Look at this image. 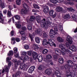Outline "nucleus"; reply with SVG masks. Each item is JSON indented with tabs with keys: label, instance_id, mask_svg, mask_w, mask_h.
Here are the masks:
<instances>
[{
	"label": "nucleus",
	"instance_id": "1",
	"mask_svg": "<svg viewBox=\"0 0 77 77\" xmlns=\"http://www.w3.org/2000/svg\"><path fill=\"white\" fill-rule=\"evenodd\" d=\"M59 47L60 48H61V50H60L58 48L55 49L54 50L56 53H60V54H61V53H62L63 55H65V53H66L68 54H71L72 53V52H70L69 50L66 49L65 45H64L61 44L59 45Z\"/></svg>",
	"mask_w": 77,
	"mask_h": 77
},
{
	"label": "nucleus",
	"instance_id": "2",
	"mask_svg": "<svg viewBox=\"0 0 77 77\" xmlns=\"http://www.w3.org/2000/svg\"><path fill=\"white\" fill-rule=\"evenodd\" d=\"M65 68L66 69L65 72L66 73V77H75L76 74L73 72H70L69 69V65L68 64H66L65 66Z\"/></svg>",
	"mask_w": 77,
	"mask_h": 77
},
{
	"label": "nucleus",
	"instance_id": "3",
	"mask_svg": "<svg viewBox=\"0 0 77 77\" xmlns=\"http://www.w3.org/2000/svg\"><path fill=\"white\" fill-rule=\"evenodd\" d=\"M14 54V52L12 51H10L9 52L8 54V56H9L7 57L6 59V62L8 63V66H11L12 63L10 61V60H11L12 59V57L11 56H12Z\"/></svg>",
	"mask_w": 77,
	"mask_h": 77
},
{
	"label": "nucleus",
	"instance_id": "4",
	"mask_svg": "<svg viewBox=\"0 0 77 77\" xmlns=\"http://www.w3.org/2000/svg\"><path fill=\"white\" fill-rule=\"evenodd\" d=\"M53 39H49L48 42L46 39H44L43 41L42 44L43 45H47L48 44H49L50 46H54V47H56V44L52 42Z\"/></svg>",
	"mask_w": 77,
	"mask_h": 77
},
{
	"label": "nucleus",
	"instance_id": "5",
	"mask_svg": "<svg viewBox=\"0 0 77 77\" xmlns=\"http://www.w3.org/2000/svg\"><path fill=\"white\" fill-rule=\"evenodd\" d=\"M54 30H53L51 29L50 31V32L49 34V35L51 38H54V36L55 35V34H57L58 32V29L57 28H55L54 29Z\"/></svg>",
	"mask_w": 77,
	"mask_h": 77
},
{
	"label": "nucleus",
	"instance_id": "6",
	"mask_svg": "<svg viewBox=\"0 0 77 77\" xmlns=\"http://www.w3.org/2000/svg\"><path fill=\"white\" fill-rule=\"evenodd\" d=\"M13 61L14 63L15 69H17V65H21V63L20 60L17 61V60L14 59L13 60Z\"/></svg>",
	"mask_w": 77,
	"mask_h": 77
},
{
	"label": "nucleus",
	"instance_id": "7",
	"mask_svg": "<svg viewBox=\"0 0 77 77\" xmlns=\"http://www.w3.org/2000/svg\"><path fill=\"white\" fill-rule=\"evenodd\" d=\"M52 59V56L51 55H48L46 56V59H45L44 60V61L45 62H47V63H48L50 62V60L49 59Z\"/></svg>",
	"mask_w": 77,
	"mask_h": 77
},
{
	"label": "nucleus",
	"instance_id": "8",
	"mask_svg": "<svg viewBox=\"0 0 77 77\" xmlns=\"http://www.w3.org/2000/svg\"><path fill=\"white\" fill-rule=\"evenodd\" d=\"M29 11V8L22 9L21 10L20 12L21 14L22 15H24V14H27L28 11Z\"/></svg>",
	"mask_w": 77,
	"mask_h": 77
},
{
	"label": "nucleus",
	"instance_id": "9",
	"mask_svg": "<svg viewBox=\"0 0 77 77\" xmlns=\"http://www.w3.org/2000/svg\"><path fill=\"white\" fill-rule=\"evenodd\" d=\"M41 24L42 27H44L46 25V20L45 19H43L42 20Z\"/></svg>",
	"mask_w": 77,
	"mask_h": 77
},
{
	"label": "nucleus",
	"instance_id": "10",
	"mask_svg": "<svg viewBox=\"0 0 77 77\" xmlns=\"http://www.w3.org/2000/svg\"><path fill=\"white\" fill-rule=\"evenodd\" d=\"M66 40L68 41V42L70 44H72V39L71 37L69 36L68 35L66 38Z\"/></svg>",
	"mask_w": 77,
	"mask_h": 77
},
{
	"label": "nucleus",
	"instance_id": "11",
	"mask_svg": "<svg viewBox=\"0 0 77 77\" xmlns=\"http://www.w3.org/2000/svg\"><path fill=\"white\" fill-rule=\"evenodd\" d=\"M49 1L53 3H57L58 2L60 3L63 2V0H49Z\"/></svg>",
	"mask_w": 77,
	"mask_h": 77
},
{
	"label": "nucleus",
	"instance_id": "12",
	"mask_svg": "<svg viewBox=\"0 0 77 77\" xmlns=\"http://www.w3.org/2000/svg\"><path fill=\"white\" fill-rule=\"evenodd\" d=\"M35 68V66H32L28 70V72L29 73H32L33 72V71H34V69Z\"/></svg>",
	"mask_w": 77,
	"mask_h": 77
},
{
	"label": "nucleus",
	"instance_id": "13",
	"mask_svg": "<svg viewBox=\"0 0 77 77\" xmlns=\"http://www.w3.org/2000/svg\"><path fill=\"white\" fill-rule=\"evenodd\" d=\"M49 11V8H48V7L46 6L45 7L43 8V12L45 14H47Z\"/></svg>",
	"mask_w": 77,
	"mask_h": 77
},
{
	"label": "nucleus",
	"instance_id": "14",
	"mask_svg": "<svg viewBox=\"0 0 77 77\" xmlns=\"http://www.w3.org/2000/svg\"><path fill=\"white\" fill-rule=\"evenodd\" d=\"M3 14H2V12H0V23H2V24H3V21L4 20L3 19Z\"/></svg>",
	"mask_w": 77,
	"mask_h": 77
},
{
	"label": "nucleus",
	"instance_id": "15",
	"mask_svg": "<svg viewBox=\"0 0 77 77\" xmlns=\"http://www.w3.org/2000/svg\"><path fill=\"white\" fill-rule=\"evenodd\" d=\"M21 73L20 71L17 72L16 73L14 74L13 75V77H19L21 75Z\"/></svg>",
	"mask_w": 77,
	"mask_h": 77
},
{
	"label": "nucleus",
	"instance_id": "16",
	"mask_svg": "<svg viewBox=\"0 0 77 77\" xmlns=\"http://www.w3.org/2000/svg\"><path fill=\"white\" fill-rule=\"evenodd\" d=\"M38 56V54H37L36 52H34L32 54L33 58L34 59H35V60L37 59Z\"/></svg>",
	"mask_w": 77,
	"mask_h": 77
},
{
	"label": "nucleus",
	"instance_id": "17",
	"mask_svg": "<svg viewBox=\"0 0 77 77\" xmlns=\"http://www.w3.org/2000/svg\"><path fill=\"white\" fill-rule=\"evenodd\" d=\"M16 27L17 29H20L21 27V22L20 21H17V22L16 24Z\"/></svg>",
	"mask_w": 77,
	"mask_h": 77
},
{
	"label": "nucleus",
	"instance_id": "18",
	"mask_svg": "<svg viewBox=\"0 0 77 77\" xmlns=\"http://www.w3.org/2000/svg\"><path fill=\"white\" fill-rule=\"evenodd\" d=\"M36 20L38 23H40L41 21V19L39 16H36Z\"/></svg>",
	"mask_w": 77,
	"mask_h": 77
},
{
	"label": "nucleus",
	"instance_id": "19",
	"mask_svg": "<svg viewBox=\"0 0 77 77\" xmlns=\"http://www.w3.org/2000/svg\"><path fill=\"white\" fill-rule=\"evenodd\" d=\"M69 49L72 50V51H75L77 50L76 46L74 45H72V47L69 48Z\"/></svg>",
	"mask_w": 77,
	"mask_h": 77
},
{
	"label": "nucleus",
	"instance_id": "20",
	"mask_svg": "<svg viewBox=\"0 0 77 77\" xmlns=\"http://www.w3.org/2000/svg\"><path fill=\"white\" fill-rule=\"evenodd\" d=\"M71 1V0H67V1H64V3L65 5H70L71 6L72 5H74L73 3L69 2Z\"/></svg>",
	"mask_w": 77,
	"mask_h": 77
},
{
	"label": "nucleus",
	"instance_id": "21",
	"mask_svg": "<svg viewBox=\"0 0 77 77\" xmlns=\"http://www.w3.org/2000/svg\"><path fill=\"white\" fill-rule=\"evenodd\" d=\"M35 33L36 34H38L40 36H41L42 34V33L40 31V29H36V31H35Z\"/></svg>",
	"mask_w": 77,
	"mask_h": 77
},
{
	"label": "nucleus",
	"instance_id": "22",
	"mask_svg": "<svg viewBox=\"0 0 77 77\" xmlns=\"http://www.w3.org/2000/svg\"><path fill=\"white\" fill-rule=\"evenodd\" d=\"M45 73L48 75H50L51 74V70L50 69H47L45 71Z\"/></svg>",
	"mask_w": 77,
	"mask_h": 77
},
{
	"label": "nucleus",
	"instance_id": "23",
	"mask_svg": "<svg viewBox=\"0 0 77 77\" xmlns=\"http://www.w3.org/2000/svg\"><path fill=\"white\" fill-rule=\"evenodd\" d=\"M59 70V68L57 67V70L55 72V73L56 75H61V73L59 71H58Z\"/></svg>",
	"mask_w": 77,
	"mask_h": 77
},
{
	"label": "nucleus",
	"instance_id": "24",
	"mask_svg": "<svg viewBox=\"0 0 77 77\" xmlns=\"http://www.w3.org/2000/svg\"><path fill=\"white\" fill-rule=\"evenodd\" d=\"M20 68L21 69H26L27 68V66L26 65V64H24L23 66H20Z\"/></svg>",
	"mask_w": 77,
	"mask_h": 77
},
{
	"label": "nucleus",
	"instance_id": "25",
	"mask_svg": "<svg viewBox=\"0 0 77 77\" xmlns=\"http://www.w3.org/2000/svg\"><path fill=\"white\" fill-rule=\"evenodd\" d=\"M7 6V5L3 3H2L1 4H0V7L1 8H4Z\"/></svg>",
	"mask_w": 77,
	"mask_h": 77
},
{
	"label": "nucleus",
	"instance_id": "26",
	"mask_svg": "<svg viewBox=\"0 0 77 77\" xmlns=\"http://www.w3.org/2000/svg\"><path fill=\"white\" fill-rule=\"evenodd\" d=\"M11 15H12V14H11V10H8L7 13V17L8 18L11 17Z\"/></svg>",
	"mask_w": 77,
	"mask_h": 77
},
{
	"label": "nucleus",
	"instance_id": "27",
	"mask_svg": "<svg viewBox=\"0 0 77 77\" xmlns=\"http://www.w3.org/2000/svg\"><path fill=\"white\" fill-rule=\"evenodd\" d=\"M35 40L36 42L38 44H39V42H40V38H39L38 37H36L35 38Z\"/></svg>",
	"mask_w": 77,
	"mask_h": 77
},
{
	"label": "nucleus",
	"instance_id": "28",
	"mask_svg": "<svg viewBox=\"0 0 77 77\" xmlns=\"http://www.w3.org/2000/svg\"><path fill=\"white\" fill-rule=\"evenodd\" d=\"M63 10V8H62L60 7H58L56 8V10L58 12H60V11H62Z\"/></svg>",
	"mask_w": 77,
	"mask_h": 77
},
{
	"label": "nucleus",
	"instance_id": "29",
	"mask_svg": "<svg viewBox=\"0 0 77 77\" xmlns=\"http://www.w3.org/2000/svg\"><path fill=\"white\" fill-rule=\"evenodd\" d=\"M51 19L50 17H48L46 19V22L48 23H51Z\"/></svg>",
	"mask_w": 77,
	"mask_h": 77
},
{
	"label": "nucleus",
	"instance_id": "30",
	"mask_svg": "<svg viewBox=\"0 0 77 77\" xmlns=\"http://www.w3.org/2000/svg\"><path fill=\"white\" fill-rule=\"evenodd\" d=\"M58 60L59 63H60L61 64H62L63 63V61L64 60L63 58H60Z\"/></svg>",
	"mask_w": 77,
	"mask_h": 77
},
{
	"label": "nucleus",
	"instance_id": "31",
	"mask_svg": "<svg viewBox=\"0 0 77 77\" xmlns=\"http://www.w3.org/2000/svg\"><path fill=\"white\" fill-rule=\"evenodd\" d=\"M29 36L30 38L31 39V40L32 42H33V41H34L33 38H34V37H33V35L32 34H29Z\"/></svg>",
	"mask_w": 77,
	"mask_h": 77
},
{
	"label": "nucleus",
	"instance_id": "32",
	"mask_svg": "<svg viewBox=\"0 0 77 77\" xmlns=\"http://www.w3.org/2000/svg\"><path fill=\"white\" fill-rule=\"evenodd\" d=\"M23 7L24 9H26L29 8V7L28 6V5H27V4L25 3H24L23 4Z\"/></svg>",
	"mask_w": 77,
	"mask_h": 77
},
{
	"label": "nucleus",
	"instance_id": "33",
	"mask_svg": "<svg viewBox=\"0 0 77 77\" xmlns=\"http://www.w3.org/2000/svg\"><path fill=\"white\" fill-rule=\"evenodd\" d=\"M37 59L38 60L39 62H41L42 61V57L41 56H40L38 58H37Z\"/></svg>",
	"mask_w": 77,
	"mask_h": 77
},
{
	"label": "nucleus",
	"instance_id": "34",
	"mask_svg": "<svg viewBox=\"0 0 77 77\" xmlns=\"http://www.w3.org/2000/svg\"><path fill=\"white\" fill-rule=\"evenodd\" d=\"M67 63H71L72 65H71L70 67H72V66H74V63L72 62V61L70 60H68L67 61Z\"/></svg>",
	"mask_w": 77,
	"mask_h": 77
},
{
	"label": "nucleus",
	"instance_id": "35",
	"mask_svg": "<svg viewBox=\"0 0 77 77\" xmlns=\"http://www.w3.org/2000/svg\"><path fill=\"white\" fill-rule=\"evenodd\" d=\"M35 19V17L34 16H31L30 18L29 19V21H33Z\"/></svg>",
	"mask_w": 77,
	"mask_h": 77
},
{
	"label": "nucleus",
	"instance_id": "36",
	"mask_svg": "<svg viewBox=\"0 0 77 77\" xmlns=\"http://www.w3.org/2000/svg\"><path fill=\"white\" fill-rule=\"evenodd\" d=\"M72 18L73 19V20L75 21H76L77 22V19L76 18H77V16L73 14L72 16Z\"/></svg>",
	"mask_w": 77,
	"mask_h": 77
},
{
	"label": "nucleus",
	"instance_id": "37",
	"mask_svg": "<svg viewBox=\"0 0 77 77\" xmlns=\"http://www.w3.org/2000/svg\"><path fill=\"white\" fill-rule=\"evenodd\" d=\"M57 40L59 42H62L63 41V40L62 38H61L60 37H58L57 38Z\"/></svg>",
	"mask_w": 77,
	"mask_h": 77
},
{
	"label": "nucleus",
	"instance_id": "38",
	"mask_svg": "<svg viewBox=\"0 0 77 77\" xmlns=\"http://www.w3.org/2000/svg\"><path fill=\"white\" fill-rule=\"evenodd\" d=\"M70 17V16L69 14H66L64 16V18L65 19H69Z\"/></svg>",
	"mask_w": 77,
	"mask_h": 77
},
{
	"label": "nucleus",
	"instance_id": "39",
	"mask_svg": "<svg viewBox=\"0 0 77 77\" xmlns=\"http://www.w3.org/2000/svg\"><path fill=\"white\" fill-rule=\"evenodd\" d=\"M53 13H54V11L53 10L50 11L49 12V14L51 16H52L53 15Z\"/></svg>",
	"mask_w": 77,
	"mask_h": 77
},
{
	"label": "nucleus",
	"instance_id": "40",
	"mask_svg": "<svg viewBox=\"0 0 77 77\" xmlns=\"http://www.w3.org/2000/svg\"><path fill=\"white\" fill-rule=\"evenodd\" d=\"M14 18L16 20H19L20 19V16H19L18 15H15Z\"/></svg>",
	"mask_w": 77,
	"mask_h": 77
},
{
	"label": "nucleus",
	"instance_id": "41",
	"mask_svg": "<svg viewBox=\"0 0 77 77\" xmlns=\"http://www.w3.org/2000/svg\"><path fill=\"white\" fill-rule=\"evenodd\" d=\"M11 39L12 41H11V44H15V41H14L13 42L12 41H15V38H11Z\"/></svg>",
	"mask_w": 77,
	"mask_h": 77
},
{
	"label": "nucleus",
	"instance_id": "42",
	"mask_svg": "<svg viewBox=\"0 0 77 77\" xmlns=\"http://www.w3.org/2000/svg\"><path fill=\"white\" fill-rule=\"evenodd\" d=\"M33 46L32 48H33V47H34L36 49H38L39 48L38 46L37 45H35V44H33Z\"/></svg>",
	"mask_w": 77,
	"mask_h": 77
},
{
	"label": "nucleus",
	"instance_id": "43",
	"mask_svg": "<svg viewBox=\"0 0 77 77\" xmlns=\"http://www.w3.org/2000/svg\"><path fill=\"white\" fill-rule=\"evenodd\" d=\"M13 6H14V5H9L8 7V8L9 9V11H11L12 9H13Z\"/></svg>",
	"mask_w": 77,
	"mask_h": 77
},
{
	"label": "nucleus",
	"instance_id": "44",
	"mask_svg": "<svg viewBox=\"0 0 77 77\" xmlns=\"http://www.w3.org/2000/svg\"><path fill=\"white\" fill-rule=\"evenodd\" d=\"M16 4L17 5H20L21 4V0H17Z\"/></svg>",
	"mask_w": 77,
	"mask_h": 77
},
{
	"label": "nucleus",
	"instance_id": "45",
	"mask_svg": "<svg viewBox=\"0 0 77 77\" xmlns=\"http://www.w3.org/2000/svg\"><path fill=\"white\" fill-rule=\"evenodd\" d=\"M42 52L43 53L45 54L48 53V51L47 49H45L44 50H43Z\"/></svg>",
	"mask_w": 77,
	"mask_h": 77
},
{
	"label": "nucleus",
	"instance_id": "46",
	"mask_svg": "<svg viewBox=\"0 0 77 77\" xmlns=\"http://www.w3.org/2000/svg\"><path fill=\"white\" fill-rule=\"evenodd\" d=\"M33 6L34 8L35 9H36V8L39 9V7H38V5H37L34 4L33 5Z\"/></svg>",
	"mask_w": 77,
	"mask_h": 77
},
{
	"label": "nucleus",
	"instance_id": "47",
	"mask_svg": "<svg viewBox=\"0 0 77 77\" xmlns=\"http://www.w3.org/2000/svg\"><path fill=\"white\" fill-rule=\"evenodd\" d=\"M27 27L28 30H32V26L31 25H28Z\"/></svg>",
	"mask_w": 77,
	"mask_h": 77
},
{
	"label": "nucleus",
	"instance_id": "48",
	"mask_svg": "<svg viewBox=\"0 0 77 77\" xmlns=\"http://www.w3.org/2000/svg\"><path fill=\"white\" fill-rule=\"evenodd\" d=\"M5 71L7 72H9V70L8 69V66L5 65Z\"/></svg>",
	"mask_w": 77,
	"mask_h": 77
},
{
	"label": "nucleus",
	"instance_id": "49",
	"mask_svg": "<svg viewBox=\"0 0 77 77\" xmlns=\"http://www.w3.org/2000/svg\"><path fill=\"white\" fill-rule=\"evenodd\" d=\"M21 54L23 55V56H25V55H26L27 54V52L25 51H22L21 52Z\"/></svg>",
	"mask_w": 77,
	"mask_h": 77
},
{
	"label": "nucleus",
	"instance_id": "50",
	"mask_svg": "<svg viewBox=\"0 0 77 77\" xmlns=\"http://www.w3.org/2000/svg\"><path fill=\"white\" fill-rule=\"evenodd\" d=\"M24 48L25 49L27 50L29 48V46L27 45H25L24 46Z\"/></svg>",
	"mask_w": 77,
	"mask_h": 77
},
{
	"label": "nucleus",
	"instance_id": "51",
	"mask_svg": "<svg viewBox=\"0 0 77 77\" xmlns=\"http://www.w3.org/2000/svg\"><path fill=\"white\" fill-rule=\"evenodd\" d=\"M38 69H39V70H42V69H43V66L41 65L40 66H39L38 67Z\"/></svg>",
	"mask_w": 77,
	"mask_h": 77
},
{
	"label": "nucleus",
	"instance_id": "52",
	"mask_svg": "<svg viewBox=\"0 0 77 77\" xmlns=\"http://www.w3.org/2000/svg\"><path fill=\"white\" fill-rule=\"evenodd\" d=\"M21 29L22 30H24V31H26L27 29L26 27L25 26H22Z\"/></svg>",
	"mask_w": 77,
	"mask_h": 77
},
{
	"label": "nucleus",
	"instance_id": "53",
	"mask_svg": "<svg viewBox=\"0 0 77 77\" xmlns=\"http://www.w3.org/2000/svg\"><path fill=\"white\" fill-rule=\"evenodd\" d=\"M26 39V36H22L21 37V39L23 41H24Z\"/></svg>",
	"mask_w": 77,
	"mask_h": 77
},
{
	"label": "nucleus",
	"instance_id": "54",
	"mask_svg": "<svg viewBox=\"0 0 77 77\" xmlns=\"http://www.w3.org/2000/svg\"><path fill=\"white\" fill-rule=\"evenodd\" d=\"M58 57L59 55L57 54V55L53 56V57H54V58H55V59H58Z\"/></svg>",
	"mask_w": 77,
	"mask_h": 77
},
{
	"label": "nucleus",
	"instance_id": "55",
	"mask_svg": "<svg viewBox=\"0 0 77 77\" xmlns=\"http://www.w3.org/2000/svg\"><path fill=\"white\" fill-rule=\"evenodd\" d=\"M19 33H20L21 35H25V32H24L23 31H19Z\"/></svg>",
	"mask_w": 77,
	"mask_h": 77
},
{
	"label": "nucleus",
	"instance_id": "56",
	"mask_svg": "<svg viewBox=\"0 0 77 77\" xmlns=\"http://www.w3.org/2000/svg\"><path fill=\"white\" fill-rule=\"evenodd\" d=\"M24 59L26 60H28L29 59V57L27 56H26L24 57Z\"/></svg>",
	"mask_w": 77,
	"mask_h": 77
},
{
	"label": "nucleus",
	"instance_id": "57",
	"mask_svg": "<svg viewBox=\"0 0 77 77\" xmlns=\"http://www.w3.org/2000/svg\"><path fill=\"white\" fill-rule=\"evenodd\" d=\"M14 53H17L18 51V48L17 47H15L14 48Z\"/></svg>",
	"mask_w": 77,
	"mask_h": 77
},
{
	"label": "nucleus",
	"instance_id": "58",
	"mask_svg": "<svg viewBox=\"0 0 77 77\" xmlns=\"http://www.w3.org/2000/svg\"><path fill=\"white\" fill-rule=\"evenodd\" d=\"M47 36H48V35H47L46 33H44L43 35V38H46L47 37Z\"/></svg>",
	"mask_w": 77,
	"mask_h": 77
},
{
	"label": "nucleus",
	"instance_id": "59",
	"mask_svg": "<svg viewBox=\"0 0 77 77\" xmlns=\"http://www.w3.org/2000/svg\"><path fill=\"white\" fill-rule=\"evenodd\" d=\"M15 40L16 41V42H20V41H21V40H20V38H16L15 39Z\"/></svg>",
	"mask_w": 77,
	"mask_h": 77
},
{
	"label": "nucleus",
	"instance_id": "60",
	"mask_svg": "<svg viewBox=\"0 0 77 77\" xmlns=\"http://www.w3.org/2000/svg\"><path fill=\"white\" fill-rule=\"evenodd\" d=\"M11 36H14V34H15V31L14 30H12L11 32Z\"/></svg>",
	"mask_w": 77,
	"mask_h": 77
},
{
	"label": "nucleus",
	"instance_id": "61",
	"mask_svg": "<svg viewBox=\"0 0 77 77\" xmlns=\"http://www.w3.org/2000/svg\"><path fill=\"white\" fill-rule=\"evenodd\" d=\"M32 53L31 51H29L28 52L27 54L29 56H31Z\"/></svg>",
	"mask_w": 77,
	"mask_h": 77
},
{
	"label": "nucleus",
	"instance_id": "62",
	"mask_svg": "<svg viewBox=\"0 0 77 77\" xmlns=\"http://www.w3.org/2000/svg\"><path fill=\"white\" fill-rule=\"evenodd\" d=\"M67 9H68L69 11H74V9L72 8H67Z\"/></svg>",
	"mask_w": 77,
	"mask_h": 77
},
{
	"label": "nucleus",
	"instance_id": "63",
	"mask_svg": "<svg viewBox=\"0 0 77 77\" xmlns=\"http://www.w3.org/2000/svg\"><path fill=\"white\" fill-rule=\"evenodd\" d=\"M14 57H18V54L15 53L14 54Z\"/></svg>",
	"mask_w": 77,
	"mask_h": 77
},
{
	"label": "nucleus",
	"instance_id": "64",
	"mask_svg": "<svg viewBox=\"0 0 77 77\" xmlns=\"http://www.w3.org/2000/svg\"><path fill=\"white\" fill-rule=\"evenodd\" d=\"M66 45L67 47H68L69 46V44L68 42H66Z\"/></svg>",
	"mask_w": 77,
	"mask_h": 77
}]
</instances>
